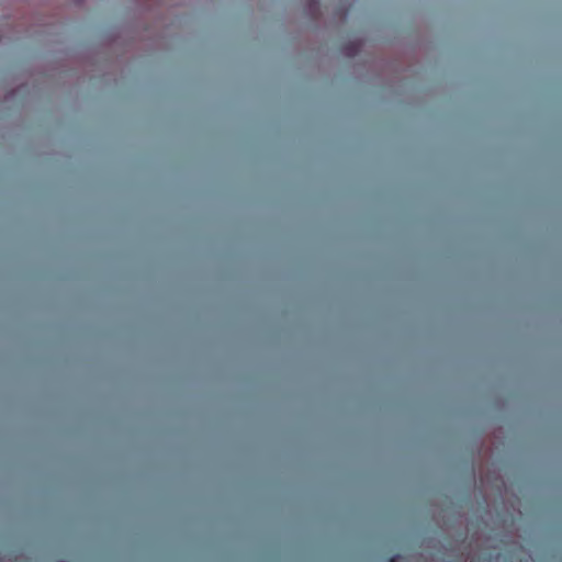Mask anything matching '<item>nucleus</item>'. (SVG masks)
<instances>
[{"mask_svg": "<svg viewBox=\"0 0 562 562\" xmlns=\"http://www.w3.org/2000/svg\"><path fill=\"white\" fill-rule=\"evenodd\" d=\"M398 559H400V555L396 554V555L392 557L389 562H397Z\"/></svg>", "mask_w": 562, "mask_h": 562, "instance_id": "1", "label": "nucleus"}]
</instances>
